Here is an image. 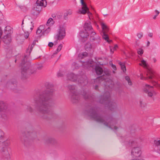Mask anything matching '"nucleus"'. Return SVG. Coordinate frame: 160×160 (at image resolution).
<instances>
[{
    "label": "nucleus",
    "instance_id": "obj_36",
    "mask_svg": "<svg viewBox=\"0 0 160 160\" xmlns=\"http://www.w3.org/2000/svg\"><path fill=\"white\" fill-rule=\"evenodd\" d=\"M137 51L138 54L140 55H142L143 53V50L142 48H139Z\"/></svg>",
    "mask_w": 160,
    "mask_h": 160
},
{
    "label": "nucleus",
    "instance_id": "obj_29",
    "mask_svg": "<svg viewBox=\"0 0 160 160\" xmlns=\"http://www.w3.org/2000/svg\"><path fill=\"white\" fill-rule=\"evenodd\" d=\"M80 62L81 63H82V66L83 67H84V66H85V65H86V67L87 68H88V67L89 66V65L88 64L89 62V61H88L86 60V61H83L81 60L80 61Z\"/></svg>",
    "mask_w": 160,
    "mask_h": 160
},
{
    "label": "nucleus",
    "instance_id": "obj_1",
    "mask_svg": "<svg viewBox=\"0 0 160 160\" xmlns=\"http://www.w3.org/2000/svg\"><path fill=\"white\" fill-rule=\"evenodd\" d=\"M45 86L46 89L42 92H36L33 98L40 117L48 120L52 117L53 113L51 106L53 101L55 90L53 85L50 83H46Z\"/></svg>",
    "mask_w": 160,
    "mask_h": 160
},
{
    "label": "nucleus",
    "instance_id": "obj_23",
    "mask_svg": "<svg viewBox=\"0 0 160 160\" xmlns=\"http://www.w3.org/2000/svg\"><path fill=\"white\" fill-rule=\"evenodd\" d=\"M146 87L147 88H150V90H147V89H146L145 90V91L147 93H148V95L149 96L151 97L153 96V93L152 92V89L153 88L152 86H151L148 84L146 85Z\"/></svg>",
    "mask_w": 160,
    "mask_h": 160
},
{
    "label": "nucleus",
    "instance_id": "obj_30",
    "mask_svg": "<svg viewBox=\"0 0 160 160\" xmlns=\"http://www.w3.org/2000/svg\"><path fill=\"white\" fill-rule=\"evenodd\" d=\"M119 65L121 66V69L123 70V72H125L126 71V67L125 65L123 64L121 62H120Z\"/></svg>",
    "mask_w": 160,
    "mask_h": 160
},
{
    "label": "nucleus",
    "instance_id": "obj_55",
    "mask_svg": "<svg viewBox=\"0 0 160 160\" xmlns=\"http://www.w3.org/2000/svg\"><path fill=\"white\" fill-rule=\"evenodd\" d=\"M153 34L152 33H149L148 34V36L151 38L152 37Z\"/></svg>",
    "mask_w": 160,
    "mask_h": 160
},
{
    "label": "nucleus",
    "instance_id": "obj_64",
    "mask_svg": "<svg viewBox=\"0 0 160 160\" xmlns=\"http://www.w3.org/2000/svg\"><path fill=\"white\" fill-rule=\"evenodd\" d=\"M2 35H0V44H1V36Z\"/></svg>",
    "mask_w": 160,
    "mask_h": 160
},
{
    "label": "nucleus",
    "instance_id": "obj_57",
    "mask_svg": "<svg viewBox=\"0 0 160 160\" xmlns=\"http://www.w3.org/2000/svg\"><path fill=\"white\" fill-rule=\"evenodd\" d=\"M2 31L1 27H0V35H2Z\"/></svg>",
    "mask_w": 160,
    "mask_h": 160
},
{
    "label": "nucleus",
    "instance_id": "obj_15",
    "mask_svg": "<svg viewBox=\"0 0 160 160\" xmlns=\"http://www.w3.org/2000/svg\"><path fill=\"white\" fill-rule=\"evenodd\" d=\"M90 35V40L91 42L94 41L96 42V43H99L100 41L99 36L97 35L96 34V33L94 31L92 30L91 31L90 33H89Z\"/></svg>",
    "mask_w": 160,
    "mask_h": 160
},
{
    "label": "nucleus",
    "instance_id": "obj_16",
    "mask_svg": "<svg viewBox=\"0 0 160 160\" xmlns=\"http://www.w3.org/2000/svg\"><path fill=\"white\" fill-rule=\"evenodd\" d=\"M103 78L102 77H99V78H97V79H95L94 80V82H98L99 83L101 82V79H103L102 80V81L104 80V82H106L104 84L105 85L106 87H108L109 88L111 87L112 86L113 84V82H112V81L111 80L109 79L108 80V79H106L105 78Z\"/></svg>",
    "mask_w": 160,
    "mask_h": 160
},
{
    "label": "nucleus",
    "instance_id": "obj_33",
    "mask_svg": "<svg viewBox=\"0 0 160 160\" xmlns=\"http://www.w3.org/2000/svg\"><path fill=\"white\" fill-rule=\"evenodd\" d=\"M125 79L126 81H127L128 84L129 85H131L132 84V82L130 80V78L128 76H126L125 77Z\"/></svg>",
    "mask_w": 160,
    "mask_h": 160
},
{
    "label": "nucleus",
    "instance_id": "obj_27",
    "mask_svg": "<svg viewBox=\"0 0 160 160\" xmlns=\"http://www.w3.org/2000/svg\"><path fill=\"white\" fill-rule=\"evenodd\" d=\"M56 142L55 140L52 138H48L46 141V142L48 143L54 144Z\"/></svg>",
    "mask_w": 160,
    "mask_h": 160
},
{
    "label": "nucleus",
    "instance_id": "obj_48",
    "mask_svg": "<svg viewBox=\"0 0 160 160\" xmlns=\"http://www.w3.org/2000/svg\"><path fill=\"white\" fill-rule=\"evenodd\" d=\"M137 36L139 38H141L143 36L142 33H139L137 34Z\"/></svg>",
    "mask_w": 160,
    "mask_h": 160
},
{
    "label": "nucleus",
    "instance_id": "obj_63",
    "mask_svg": "<svg viewBox=\"0 0 160 160\" xmlns=\"http://www.w3.org/2000/svg\"><path fill=\"white\" fill-rule=\"evenodd\" d=\"M150 42L149 41H148L147 42V46H148L150 44Z\"/></svg>",
    "mask_w": 160,
    "mask_h": 160
},
{
    "label": "nucleus",
    "instance_id": "obj_21",
    "mask_svg": "<svg viewBox=\"0 0 160 160\" xmlns=\"http://www.w3.org/2000/svg\"><path fill=\"white\" fill-rule=\"evenodd\" d=\"M153 146L155 149L160 153V139L155 140Z\"/></svg>",
    "mask_w": 160,
    "mask_h": 160
},
{
    "label": "nucleus",
    "instance_id": "obj_61",
    "mask_svg": "<svg viewBox=\"0 0 160 160\" xmlns=\"http://www.w3.org/2000/svg\"><path fill=\"white\" fill-rule=\"evenodd\" d=\"M153 60L154 62H156L157 61V60L155 58H153Z\"/></svg>",
    "mask_w": 160,
    "mask_h": 160
},
{
    "label": "nucleus",
    "instance_id": "obj_19",
    "mask_svg": "<svg viewBox=\"0 0 160 160\" xmlns=\"http://www.w3.org/2000/svg\"><path fill=\"white\" fill-rule=\"evenodd\" d=\"M81 94L85 99H89L92 102H94V97L91 96L88 91L87 92L86 90H83V92H81Z\"/></svg>",
    "mask_w": 160,
    "mask_h": 160
},
{
    "label": "nucleus",
    "instance_id": "obj_43",
    "mask_svg": "<svg viewBox=\"0 0 160 160\" xmlns=\"http://www.w3.org/2000/svg\"><path fill=\"white\" fill-rule=\"evenodd\" d=\"M140 105L141 107H143L145 106V104L143 103L142 101L140 100L139 101Z\"/></svg>",
    "mask_w": 160,
    "mask_h": 160
},
{
    "label": "nucleus",
    "instance_id": "obj_18",
    "mask_svg": "<svg viewBox=\"0 0 160 160\" xmlns=\"http://www.w3.org/2000/svg\"><path fill=\"white\" fill-rule=\"evenodd\" d=\"M140 148L138 147H134L132 148L131 154L133 158L139 157L141 154Z\"/></svg>",
    "mask_w": 160,
    "mask_h": 160
},
{
    "label": "nucleus",
    "instance_id": "obj_56",
    "mask_svg": "<svg viewBox=\"0 0 160 160\" xmlns=\"http://www.w3.org/2000/svg\"><path fill=\"white\" fill-rule=\"evenodd\" d=\"M31 23L32 25V26L30 28V30H31V31H32V30L33 29V28L34 26L32 24V22H31Z\"/></svg>",
    "mask_w": 160,
    "mask_h": 160
},
{
    "label": "nucleus",
    "instance_id": "obj_25",
    "mask_svg": "<svg viewBox=\"0 0 160 160\" xmlns=\"http://www.w3.org/2000/svg\"><path fill=\"white\" fill-rule=\"evenodd\" d=\"M139 65L145 68H147L148 67V63L146 61L143 59L141 60V63H139Z\"/></svg>",
    "mask_w": 160,
    "mask_h": 160
},
{
    "label": "nucleus",
    "instance_id": "obj_46",
    "mask_svg": "<svg viewBox=\"0 0 160 160\" xmlns=\"http://www.w3.org/2000/svg\"><path fill=\"white\" fill-rule=\"evenodd\" d=\"M52 16L53 18H56V17L57 18H61L62 16H58V15H57V16H56V15L55 14H53L52 15Z\"/></svg>",
    "mask_w": 160,
    "mask_h": 160
},
{
    "label": "nucleus",
    "instance_id": "obj_49",
    "mask_svg": "<svg viewBox=\"0 0 160 160\" xmlns=\"http://www.w3.org/2000/svg\"><path fill=\"white\" fill-rule=\"evenodd\" d=\"M152 83H153V85L154 86H155L156 87H158L159 86V85L157 83L154 81H152Z\"/></svg>",
    "mask_w": 160,
    "mask_h": 160
},
{
    "label": "nucleus",
    "instance_id": "obj_2",
    "mask_svg": "<svg viewBox=\"0 0 160 160\" xmlns=\"http://www.w3.org/2000/svg\"><path fill=\"white\" fill-rule=\"evenodd\" d=\"M85 114L91 117L95 121L113 130L116 132L118 128L116 126L117 120L112 116L109 117L104 116L102 114L100 108L95 106H92L89 110L86 111Z\"/></svg>",
    "mask_w": 160,
    "mask_h": 160
},
{
    "label": "nucleus",
    "instance_id": "obj_32",
    "mask_svg": "<svg viewBox=\"0 0 160 160\" xmlns=\"http://www.w3.org/2000/svg\"><path fill=\"white\" fill-rule=\"evenodd\" d=\"M148 73L149 75L148 76V78L150 79H152L153 77L152 72L150 70H148Z\"/></svg>",
    "mask_w": 160,
    "mask_h": 160
},
{
    "label": "nucleus",
    "instance_id": "obj_22",
    "mask_svg": "<svg viewBox=\"0 0 160 160\" xmlns=\"http://www.w3.org/2000/svg\"><path fill=\"white\" fill-rule=\"evenodd\" d=\"M83 27L85 31H89L93 30V28L91 25V23L89 22H86Z\"/></svg>",
    "mask_w": 160,
    "mask_h": 160
},
{
    "label": "nucleus",
    "instance_id": "obj_39",
    "mask_svg": "<svg viewBox=\"0 0 160 160\" xmlns=\"http://www.w3.org/2000/svg\"><path fill=\"white\" fill-rule=\"evenodd\" d=\"M52 18H50L47 21V24L48 25H50L51 24H52Z\"/></svg>",
    "mask_w": 160,
    "mask_h": 160
},
{
    "label": "nucleus",
    "instance_id": "obj_38",
    "mask_svg": "<svg viewBox=\"0 0 160 160\" xmlns=\"http://www.w3.org/2000/svg\"><path fill=\"white\" fill-rule=\"evenodd\" d=\"M27 109L28 111L30 112H33V109L30 106H27Z\"/></svg>",
    "mask_w": 160,
    "mask_h": 160
},
{
    "label": "nucleus",
    "instance_id": "obj_51",
    "mask_svg": "<svg viewBox=\"0 0 160 160\" xmlns=\"http://www.w3.org/2000/svg\"><path fill=\"white\" fill-rule=\"evenodd\" d=\"M111 66H112V68H113V69L114 70H116V66L114 65H113V64H112V65H111Z\"/></svg>",
    "mask_w": 160,
    "mask_h": 160
},
{
    "label": "nucleus",
    "instance_id": "obj_3",
    "mask_svg": "<svg viewBox=\"0 0 160 160\" xmlns=\"http://www.w3.org/2000/svg\"><path fill=\"white\" fill-rule=\"evenodd\" d=\"M34 46V45L32 44L29 47V49H28L26 50V52L27 53L28 52L29 55H25L24 57L23 58V59L22 60L20 64V66L22 67L21 73L22 76L23 78H27L28 77V75L33 73V72H31L30 73L29 72V68L30 65V63L29 62L27 61V59L29 57V55Z\"/></svg>",
    "mask_w": 160,
    "mask_h": 160
},
{
    "label": "nucleus",
    "instance_id": "obj_45",
    "mask_svg": "<svg viewBox=\"0 0 160 160\" xmlns=\"http://www.w3.org/2000/svg\"><path fill=\"white\" fill-rule=\"evenodd\" d=\"M155 12L156 13V14L154 16L153 18L154 19H156V17L158 15V14L159 13V12L157 10H155Z\"/></svg>",
    "mask_w": 160,
    "mask_h": 160
},
{
    "label": "nucleus",
    "instance_id": "obj_17",
    "mask_svg": "<svg viewBox=\"0 0 160 160\" xmlns=\"http://www.w3.org/2000/svg\"><path fill=\"white\" fill-rule=\"evenodd\" d=\"M10 144V142L9 140H7L3 142V144L6 147H3L2 148V151L3 152H5L6 151V155L5 157V158H6L7 160H9L10 159V157L8 152L7 151L8 147L9 146Z\"/></svg>",
    "mask_w": 160,
    "mask_h": 160
},
{
    "label": "nucleus",
    "instance_id": "obj_54",
    "mask_svg": "<svg viewBox=\"0 0 160 160\" xmlns=\"http://www.w3.org/2000/svg\"><path fill=\"white\" fill-rule=\"evenodd\" d=\"M29 36V34L28 33H26V34L25 35L24 37L25 38H27Z\"/></svg>",
    "mask_w": 160,
    "mask_h": 160
},
{
    "label": "nucleus",
    "instance_id": "obj_8",
    "mask_svg": "<svg viewBox=\"0 0 160 160\" xmlns=\"http://www.w3.org/2000/svg\"><path fill=\"white\" fill-rule=\"evenodd\" d=\"M9 32V31H8ZM9 32L7 33L6 35H4L2 38V41L4 44L5 45L3 46V48L6 49V51L8 49L10 48L9 46L12 41V39L11 36V33L12 32V30H10Z\"/></svg>",
    "mask_w": 160,
    "mask_h": 160
},
{
    "label": "nucleus",
    "instance_id": "obj_24",
    "mask_svg": "<svg viewBox=\"0 0 160 160\" xmlns=\"http://www.w3.org/2000/svg\"><path fill=\"white\" fill-rule=\"evenodd\" d=\"M88 32V31L85 30L84 31H81L80 32V35L82 38H87L89 35V32Z\"/></svg>",
    "mask_w": 160,
    "mask_h": 160
},
{
    "label": "nucleus",
    "instance_id": "obj_59",
    "mask_svg": "<svg viewBox=\"0 0 160 160\" xmlns=\"http://www.w3.org/2000/svg\"><path fill=\"white\" fill-rule=\"evenodd\" d=\"M98 85H96L95 87V90H98Z\"/></svg>",
    "mask_w": 160,
    "mask_h": 160
},
{
    "label": "nucleus",
    "instance_id": "obj_7",
    "mask_svg": "<svg viewBox=\"0 0 160 160\" xmlns=\"http://www.w3.org/2000/svg\"><path fill=\"white\" fill-rule=\"evenodd\" d=\"M36 7L34 8L35 12H34V10L32 11V13L34 15H37L41 9V7H45L47 5V2L46 0H37L36 2Z\"/></svg>",
    "mask_w": 160,
    "mask_h": 160
},
{
    "label": "nucleus",
    "instance_id": "obj_9",
    "mask_svg": "<svg viewBox=\"0 0 160 160\" xmlns=\"http://www.w3.org/2000/svg\"><path fill=\"white\" fill-rule=\"evenodd\" d=\"M7 108V104L3 101H0V114L1 118L4 120H7L8 118Z\"/></svg>",
    "mask_w": 160,
    "mask_h": 160
},
{
    "label": "nucleus",
    "instance_id": "obj_35",
    "mask_svg": "<svg viewBox=\"0 0 160 160\" xmlns=\"http://www.w3.org/2000/svg\"><path fill=\"white\" fill-rule=\"evenodd\" d=\"M103 38L104 39L106 40H107V42H109V41L108 40L109 38L108 37V36L105 33V32H103Z\"/></svg>",
    "mask_w": 160,
    "mask_h": 160
},
{
    "label": "nucleus",
    "instance_id": "obj_58",
    "mask_svg": "<svg viewBox=\"0 0 160 160\" xmlns=\"http://www.w3.org/2000/svg\"><path fill=\"white\" fill-rule=\"evenodd\" d=\"M37 42V40H34L33 41V43L32 44L33 45H35L36 44V43Z\"/></svg>",
    "mask_w": 160,
    "mask_h": 160
},
{
    "label": "nucleus",
    "instance_id": "obj_26",
    "mask_svg": "<svg viewBox=\"0 0 160 160\" xmlns=\"http://www.w3.org/2000/svg\"><path fill=\"white\" fill-rule=\"evenodd\" d=\"M92 47V46L90 42L87 43L85 45V50L87 51H89Z\"/></svg>",
    "mask_w": 160,
    "mask_h": 160
},
{
    "label": "nucleus",
    "instance_id": "obj_47",
    "mask_svg": "<svg viewBox=\"0 0 160 160\" xmlns=\"http://www.w3.org/2000/svg\"><path fill=\"white\" fill-rule=\"evenodd\" d=\"M66 12L67 13L68 15H70L72 13V10L69 9Z\"/></svg>",
    "mask_w": 160,
    "mask_h": 160
},
{
    "label": "nucleus",
    "instance_id": "obj_44",
    "mask_svg": "<svg viewBox=\"0 0 160 160\" xmlns=\"http://www.w3.org/2000/svg\"><path fill=\"white\" fill-rule=\"evenodd\" d=\"M50 28L49 27H48L45 30H44L43 32H44L45 33H48L50 31Z\"/></svg>",
    "mask_w": 160,
    "mask_h": 160
},
{
    "label": "nucleus",
    "instance_id": "obj_6",
    "mask_svg": "<svg viewBox=\"0 0 160 160\" xmlns=\"http://www.w3.org/2000/svg\"><path fill=\"white\" fill-rule=\"evenodd\" d=\"M68 88L71 92V100L73 103H77L80 99V95L75 85H69Z\"/></svg>",
    "mask_w": 160,
    "mask_h": 160
},
{
    "label": "nucleus",
    "instance_id": "obj_13",
    "mask_svg": "<svg viewBox=\"0 0 160 160\" xmlns=\"http://www.w3.org/2000/svg\"><path fill=\"white\" fill-rule=\"evenodd\" d=\"M95 71L97 75H103L108 76L110 75V72L108 69H105L104 71L103 69L99 65H96L95 68Z\"/></svg>",
    "mask_w": 160,
    "mask_h": 160
},
{
    "label": "nucleus",
    "instance_id": "obj_50",
    "mask_svg": "<svg viewBox=\"0 0 160 160\" xmlns=\"http://www.w3.org/2000/svg\"><path fill=\"white\" fill-rule=\"evenodd\" d=\"M53 45V43L52 42H49L48 44V46L50 47H52Z\"/></svg>",
    "mask_w": 160,
    "mask_h": 160
},
{
    "label": "nucleus",
    "instance_id": "obj_60",
    "mask_svg": "<svg viewBox=\"0 0 160 160\" xmlns=\"http://www.w3.org/2000/svg\"><path fill=\"white\" fill-rule=\"evenodd\" d=\"M110 51L111 52H112V53H113L114 51H113V47L110 48Z\"/></svg>",
    "mask_w": 160,
    "mask_h": 160
},
{
    "label": "nucleus",
    "instance_id": "obj_5",
    "mask_svg": "<svg viewBox=\"0 0 160 160\" xmlns=\"http://www.w3.org/2000/svg\"><path fill=\"white\" fill-rule=\"evenodd\" d=\"M67 79L73 82L78 81V85L81 87L86 85L88 83L87 77L84 75H77L73 73H69L67 75Z\"/></svg>",
    "mask_w": 160,
    "mask_h": 160
},
{
    "label": "nucleus",
    "instance_id": "obj_31",
    "mask_svg": "<svg viewBox=\"0 0 160 160\" xmlns=\"http://www.w3.org/2000/svg\"><path fill=\"white\" fill-rule=\"evenodd\" d=\"M72 67L73 69H74L78 68L79 67V66L77 63L74 62L72 64Z\"/></svg>",
    "mask_w": 160,
    "mask_h": 160
},
{
    "label": "nucleus",
    "instance_id": "obj_40",
    "mask_svg": "<svg viewBox=\"0 0 160 160\" xmlns=\"http://www.w3.org/2000/svg\"><path fill=\"white\" fill-rule=\"evenodd\" d=\"M101 25L102 26V30H104L105 29H106L107 28V26L103 22H101Z\"/></svg>",
    "mask_w": 160,
    "mask_h": 160
},
{
    "label": "nucleus",
    "instance_id": "obj_14",
    "mask_svg": "<svg viewBox=\"0 0 160 160\" xmlns=\"http://www.w3.org/2000/svg\"><path fill=\"white\" fill-rule=\"evenodd\" d=\"M80 2L82 7L79 10L78 12L82 14H85L87 12L88 15V16L89 17V15H91V13L89 11V9L87 7L86 4L83 0H80Z\"/></svg>",
    "mask_w": 160,
    "mask_h": 160
},
{
    "label": "nucleus",
    "instance_id": "obj_10",
    "mask_svg": "<svg viewBox=\"0 0 160 160\" xmlns=\"http://www.w3.org/2000/svg\"><path fill=\"white\" fill-rule=\"evenodd\" d=\"M119 139L121 143H123L125 145H128L129 146H133L137 145L138 143L137 139H132L128 142L127 140H128V138L124 136H121Z\"/></svg>",
    "mask_w": 160,
    "mask_h": 160
},
{
    "label": "nucleus",
    "instance_id": "obj_28",
    "mask_svg": "<svg viewBox=\"0 0 160 160\" xmlns=\"http://www.w3.org/2000/svg\"><path fill=\"white\" fill-rule=\"evenodd\" d=\"M88 53L86 52H83L80 53L78 55V58L79 59H82L87 56Z\"/></svg>",
    "mask_w": 160,
    "mask_h": 160
},
{
    "label": "nucleus",
    "instance_id": "obj_62",
    "mask_svg": "<svg viewBox=\"0 0 160 160\" xmlns=\"http://www.w3.org/2000/svg\"><path fill=\"white\" fill-rule=\"evenodd\" d=\"M141 79H146V78H144L142 77H141Z\"/></svg>",
    "mask_w": 160,
    "mask_h": 160
},
{
    "label": "nucleus",
    "instance_id": "obj_4",
    "mask_svg": "<svg viewBox=\"0 0 160 160\" xmlns=\"http://www.w3.org/2000/svg\"><path fill=\"white\" fill-rule=\"evenodd\" d=\"M99 102L105 105V107L111 111L115 110L117 108V104L114 101L111 99L109 92H106L103 95L100 96Z\"/></svg>",
    "mask_w": 160,
    "mask_h": 160
},
{
    "label": "nucleus",
    "instance_id": "obj_53",
    "mask_svg": "<svg viewBox=\"0 0 160 160\" xmlns=\"http://www.w3.org/2000/svg\"><path fill=\"white\" fill-rule=\"evenodd\" d=\"M68 15V14H67V13L66 12L64 13V18H65V19H66L67 18V16Z\"/></svg>",
    "mask_w": 160,
    "mask_h": 160
},
{
    "label": "nucleus",
    "instance_id": "obj_11",
    "mask_svg": "<svg viewBox=\"0 0 160 160\" xmlns=\"http://www.w3.org/2000/svg\"><path fill=\"white\" fill-rule=\"evenodd\" d=\"M66 35L65 27L62 25L59 26L57 31V33L55 35L54 37L57 40H61L63 39Z\"/></svg>",
    "mask_w": 160,
    "mask_h": 160
},
{
    "label": "nucleus",
    "instance_id": "obj_52",
    "mask_svg": "<svg viewBox=\"0 0 160 160\" xmlns=\"http://www.w3.org/2000/svg\"><path fill=\"white\" fill-rule=\"evenodd\" d=\"M118 48V46L117 44L114 45V47H113V51H115L116 50V49Z\"/></svg>",
    "mask_w": 160,
    "mask_h": 160
},
{
    "label": "nucleus",
    "instance_id": "obj_42",
    "mask_svg": "<svg viewBox=\"0 0 160 160\" xmlns=\"http://www.w3.org/2000/svg\"><path fill=\"white\" fill-rule=\"evenodd\" d=\"M63 72L61 71H59V72L57 73V75L58 77H62L63 75Z\"/></svg>",
    "mask_w": 160,
    "mask_h": 160
},
{
    "label": "nucleus",
    "instance_id": "obj_12",
    "mask_svg": "<svg viewBox=\"0 0 160 160\" xmlns=\"http://www.w3.org/2000/svg\"><path fill=\"white\" fill-rule=\"evenodd\" d=\"M36 137V133L35 132L30 133L28 132L27 135H26L25 133H22V136L21 138V141L25 144L27 143V142H28L29 140L31 139H32L33 138H32V137H33V138H35Z\"/></svg>",
    "mask_w": 160,
    "mask_h": 160
},
{
    "label": "nucleus",
    "instance_id": "obj_20",
    "mask_svg": "<svg viewBox=\"0 0 160 160\" xmlns=\"http://www.w3.org/2000/svg\"><path fill=\"white\" fill-rule=\"evenodd\" d=\"M17 82L16 81L14 80L11 82L9 81L8 82L7 84L6 87L8 88H9L11 89L14 90L15 89L16 87L17 86Z\"/></svg>",
    "mask_w": 160,
    "mask_h": 160
},
{
    "label": "nucleus",
    "instance_id": "obj_34",
    "mask_svg": "<svg viewBox=\"0 0 160 160\" xmlns=\"http://www.w3.org/2000/svg\"><path fill=\"white\" fill-rule=\"evenodd\" d=\"M62 46H63V45L62 44H60L58 46V47L57 49V50H56L57 52H56V53H55L54 54H56L57 52L60 51L61 50L62 48Z\"/></svg>",
    "mask_w": 160,
    "mask_h": 160
},
{
    "label": "nucleus",
    "instance_id": "obj_41",
    "mask_svg": "<svg viewBox=\"0 0 160 160\" xmlns=\"http://www.w3.org/2000/svg\"><path fill=\"white\" fill-rule=\"evenodd\" d=\"M43 26H40V28L41 29H38L37 30L36 33L37 34H39L40 33L42 32V29Z\"/></svg>",
    "mask_w": 160,
    "mask_h": 160
},
{
    "label": "nucleus",
    "instance_id": "obj_37",
    "mask_svg": "<svg viewBox=\"0 0 160 160\" xmlns=\"http://www.w3.org/2000/svg\"><path fill=\"white\" fill-rule=\"evenodd\" d=\"M4 133L0 129V142L2 140L4 137Z\"/></svg>",
    "mask_w": 160,
    "mask_h": 160
}]
</instances>
